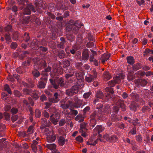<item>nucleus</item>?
I'll use <instances>...</instances> for the list:
<instances>
[{
  "instance_id": "nucleus-39",
  "label": "nucleus",
  "mask_w": 153,
  "mask_h": 153,
  "mask_svg": "<svg viewBox=\"0 0 153 153\" xmlns=\"http://www.w3.org/2000/svg\"><path fill=\"white\" fill-rule=\"evenodd\" d=\"M127 78L128 81H131L134 79L135 76L132 73L130 72L128 74Z\"/></svg>"
},
{
  "instance_id": "nucleus-30",
  "label": "nucleus",
  "mask_w": 153,
  "mask_h": 153,
  "mask_svg": "<svg viewBox=\"0 0 153 153\" xmlns=\"http://www.w3.org/2000/svg\"><path fill=\"white\" fill-rule=\"evenodd\" d=\"M37 92L38 91L36 90H34L32 91L31 96L35 100H37L39 97V96L37 94Z\"/></svg>"
},
{
  "instance_id": "nucleus-48",
  "label": "nucleus",
  "mask_w": 153,
  "mask_h": 153,
  "mask_svg": "<svg viewBox=\"0 0 153 153\" xmlns=\"http://www.w3.org/2000/svg\"><path fill=\"white\" fill-rule=\"evenodd\" d=\"M44 21L47 25L50 24L51 22L50 18L48 17L47 16H45L44 17Z\"/></svg>"
},
{
  "instance_id": "nucleus-18",
  "label": "nucleus",
  "mask_w": 153,
  "mask_h": 153,
  "mask_svg": "<svg viewBox=\"0 0 153 153\" xmlns=\"http://www.w3.org/2000/svg\"><path fill=\"white\" fill-rule=\"evenodd\" d=\"M96 99H95L94 101V103L95 104H96V102L98 100V98L101 99H103L104 97L103 94L101 91H98L96 95Z\"/></svg>"
},
{
  "instance_id": "nucleus-27",
  "label": "nucleus",
  "mask_w": 153,
  "mask_h": 153,
  "mask_svg": "<svg viewBox=\"0 0 153 153\" xmlns=\"http://www.w3.org/2000/svg\"><path fill=\"white\" fill-rule=\"evenodd\" d=\"M54 71L58 74H61L63 73L62 67L60 65L57 66L56 68H55L54 69Z\"/></svg>"
},
{
  "instance_id": "nucleus-17",
  "label": "nucleus",
  "mask_w": 153,
  "mask_h": 153,
  "mask_svg": "<svg viewBox=\"0 0 153 153\" xmlns=\"http://www.w3.org/2000/svg\"><path fill=\"white\" fill-rule=\"evenodd\" d=\"M28 44L30 45V47L33 49H37L39 47L37 41L35 39L33 40L30 43H28Z\"/></svg>"
},
{
  "instance_id": "nucleus-12",
  "label": "nucleus",
  "mask_w": 153,
  "mask_h": 153,
  "mask_svg": "<svg viewBox=\"0 0 153 153\" xmlns=\"http://www.w3.org/2000/svg\"><path fill=\"white\" fill-rule=\"evenodd\" d=\"M79 26H77L76 25H74V24L72 25H69L67 26L68 29H69L68 30L71 31L74 34H76L77 33V32L79 29Z\"/></svg>"
},
{
  "instance_id": "nucleus-45",
  "label": "nucleus",
  "mask_w": 153,
  "mask_h": 153,
  "mask_svg": "<svg viewBox=\"0 0 153 153\" xmlns=\"http://www.w3.org/2000/svg\"><path fill=\"white\" fill-rule=\"evenodd\" d=\"M111 118L112 120L113 121H117L119 120V119L117 117V115L115 114H113L111 116Z\"/></svg>"
},
{
  "instance_id": "nucleus-24",
  "label": "nucleus",
  "mask_w": 153,
  "mask_h": 153,
  "mask_svg": "<svg viewBox=\"0 0 153 153\" xmlns=\"http://www.w3.org/2000/svg\"><path fill=\"white\" fill-rule=\"evenodd\" d=\"M38 144V142L36 140L33 141V142L31 143V147L33 152L36 153L37 151V146H36Z\"/></svg>"
},
{
  "instance_id": "nucleus-52",
  "label": "nucleus",
  "mask_w": 153,
  "mask_h": 153,
  "mask_svg": "<svg viewBox=\"0 0 153 153\" xmlns=\"http://www.w3.org/2000/svg\"><path fill=\"white\" fill-rule=\"evenodd\" d=\"M105 90L106 92L111 94H112L114 93L113 88L111 87H106L105 88Z\"/></svg>"
},
{
  "instance_id": "nucleus-23",
  "label": "nucleus",
  "mask_w": 153,
  "mask_h": 153,
  "mask_svg": "<svg viewBox=\"0 0 153 153\" xmlns=\"http://www.w3.org/2000/svg\"><path fill=\"white\" fill-rule=\"evenodd\" d=\"M75 75L77 80L80 81L79 82L82 81L83 79V74L81 72H76L75 74Z\"/></svg>"
},
{
  "instance_id": "nucleus-61",
  "label": "nucleus",
  "mask_w": 153,
  "mask_h": 153,
  "mask_svg": "<svg viewBox=\"0 0 153 153\" xmlns=\"http://www.w3.org/2000/svg\"><path fill=\"white\" fill-rule=\"evenodd\" d=\"M22 91L23 93L26 95L30 94L31 92L30 90L27 88H24Z\"/></svg>"
},
{
  "instance_id": "nucleus-1",
  "label": "nucleus",
  "mask_w": 153,
  "mask_h": 153,
  "mask_svg": "<svg viewBox=\"0 0 153 153\" xmlns=\"http://www.w3.org/2000/svg\"><path fill=\"white\" fill-rule=\"evenodd\" d=\"M49 81L53 87L56 89L63 87L65 85L64 79L62 77L58 79H56L54 80H53L52 79H50Z\"/></svg>"
},
{
  "instance_id": "nucleus-50",
  "label": "nucleus",
  "mask_w": 153,
  "mask_h": 153,
  "mask_svg": "<svg viewBox=\"0 0 153 153\" xmlns=\"http://www.w3.org/2000/svg\"><path fill=\"white\" fill-rule=\"evenodd\" d=\"M31 62L30 60L28 59L22 62V65L23 66L25 67L27 66H29Z\"/></svg>"
},
{
  "instance_id": "nucleus-43",
  "label": "nucleus",
  "mask_w": 153,
  "mask_h": 153,
  "mask_svg": "<svg viewBox=\"0 0 153 153\" xmlns=\"http://www.w3.org/2000/svg\"><path fill=\"white\" fill-rule=\"evenodd\" d=\"M4 89L5 91H6L9 94H12L11 89L7 84H6L4 85Z\"/></svg>"
},
{
  "instance_id": "nucleus-21",
  "label": "nucleus",
  "mask_w": 153,
  "mask_h": 153,
  "mask_svg": "<svg viewBox=\"0 0 153 153\" xmlns=\"http://www.w3.org/2000/svg\"><path fill=\"white\" fill-rule=\"evenodd\" d=\"M57 52V56L60 59H62L66 57V55L63 50H59Z\"/></svg>"
},
{
  "instance_id": "nucleus-41",
  "label": "nucleus",
  "mask_w": 153,
  "mask_h": 153,
  "mask_svg": "<svg viewBox=\"0 0 153 153\" xmlns=\"http://www.w3.org/2000/svg\"><path fill=\"white\" fill-rule=\"evenodd\" d=\"M133 70L134 71H137L140 69L141 68L140 63H138L134 64L132 66Z\"/></svg>"
},
{
  "instance_id": "nucleus-26",
  "label": "nucleus",
  "mask_w": 153,
  "mask_h": 153,
  "mask_svg": "<svg viewBox=\"0 0 153 153\" xmlns=\"http://www.w3.org/2000/svg\"><path fill=\"white\" fill-rule=\"evenodd\" d=\"M16 71L20 74H23L26 71V68L23 66H20L16 69Z\"/></svg>"
},
{
  "instance_id": "nucleus-62",
  "label": "nucleus",
  "mask_w": 153,
  "mask_h": 153,
  "mask_svg": "<svg viewBox=\"0 0 153 153\" xmlns=\"http://www.w3.org/2000/svg\"><path fill=\"white\" fill-rule=\"evenodd\" d=\"M106 97L110 98L111 100H113L116 98V96L115 95H110L109 94H107L106 95Z\"/></svg>"
},
{
  "instance_id": "nucleus-28",
  "label": "nucleus",
  "mask_w": 153,
  "mask_h": 153,
  "mask_svg": "<svg viewBox=\"0 0 153 153\" xmlns=\"http://www.w3.org/2000/svg\"><path fill=\"white\" fill-rule=\"evenodd\" d=\"M65 139L62 136H60L58 138V143L60 146H63L65 143Z\"/></svg>"
},
{
  "instance_id": "nucleus-19",
  "label": "nucleus",
  "mask_w": 153,
  "mask_h": 153,
  "mask_svg": "<svg viewBox=\"0 0 153 153\" xmlns=\"http://www.w3.org/2000/svg\"><path fill=\"white\" fill-rule=\"evenodd\" d=\"M124 76L123 74H120L115 77L114 79L115 83H120L121 79H124Z\"/></svg>"
},
{
  "instance_id": "nucleus-56",
  "label": "nucleus",
  "mask_w": 153,
  "mask_h": 153,
  "mask_svg": "<svg viewBox=\"0 0 153 153\" xmlns=\"http://www.w3.org/2000/svg\"><path fill=\"white\" fill-rule=\"evenodd\" d=\"M70 110L71 113V115H73L76 116L78 113V111L77 110H74L73 108H71Z\"/></svg>"
},
{
  "instance_id": "nucleus-37",
  "label": "nucleus",
  "mask_w": 153,
  "mask_h": 153,
  "mask_svg": "<svg viewBox=\"0 0 153 153\" xmlns=\"http://www.w3.org/2000/svg\"><path fill=\"white\" fill-rule=\"evenodd\" d=\"M127 62L130 65H132L134 63V58L131 56H129L127 57Z\"/></svg>"
},
{
  "instance_id": "nucleus-44",
  "label": "nucleus",
  "mask_w": 153,
  "mask_h": 153,
  "mask_svg": "<svg viewBox=\"0 0 153 153\" xmlns=\"http://www.w3.org/2000/svg\"><path fill=\"white\" fill-rule=\"evenodd\" d=\"M94 130V131H97L98 132V134H99L102 131L103 129L101 126L98 125L95 128Z\"/></svg>"
},
{
  "instance_id": "nucleus-51",
  "label": "nucleus",
  "mask_w": 153,
  "mask_h": 153,
  "mask_svg": "<svg viewBox=\"0 0 153 153\" xmlns=\"http://www.w3.org/2000/svg\"><path fill=\"white\" fill-rule=\"evenodd\" d=\"M14 95L16 96L19 97L22 96L21 93L19 91L17 90H15L13 92Z\"/></svg>"
},
{
  "instance_id": "nucleus-7",
  "label": "nucleus",
  "mask_w": 153,
  "mask_h": 153,
  "mask_svg": "<svg viewBox=\"0 0 153 153\" xmlns=\"http://www.w3.org/2000/svg\"><path fill=\"white\" fill-rule=\"evenodd\" d=\"M34 3L36 6V10H37L39 7L42 8L43 9H45L46 8L45 2L43 1L42 0H36Z\"/></svg>"
},
{
  "instance_id": "nucleus-22",
  "label": "nucleus",
  "mask_w": 153,
  "mask_h": 153,
  "mask_svg": "<svg viewBox=\"0 0 153 153\" xmlns=\"http://www.w3.org/2000/svg\"><path fill=\"white\" fill-rule=\"evenodd\" d=\"M31 74L33 76L34 78H36L40 76V73L39 71L34 67V69L32 71Z\"/></svg>"
},
{
  "instance_id": "nucleus-13",
  "label": "nucleus",
  "mask_w": 153,
  "mask_h": 153,
  "mask_svg": "<svg viewBox=\"0 0 153 153\" xmlns=\"http://www.w3.org/2000/svg\"><path fill=\"white\" fill-rule=\"evenodd\" d=\"M59 96L60 95L58 94V93L55 92L53 94V97L49 98V101L53 103L57 102L60 100L59 98Z\"/></svg>"
},
{
  "instance_id": "nucleus-60",
  "label": "nucleus",
  "mask_w": 153,
  "mask_h": 153,
  "mask_svg": "<svg viewBox=\"0 0 153 153\" xmlns=\"http://www.w3.org/2000/svg\"><path fill=\"white\" fill-rule=\"evenodd\" d=\"M66 123V121L65 119H61L59 122V126H63Z\"/></svg>"
},
{
  "instance_id": "nucleus-10",
  "label": "nucleus",
  "mask_w": 153,
  "mask_h": 153,
  "mask_svg": "<svg viewBox=\"0 0 153 153\" xmlns=\"http://www.w3.org/2000/svg\"><path fill=\"white\" fill-rule=\"evenodd\" d=\"M60 42H58L57 44V48H58L64 49L65 47V44L66 43V41L64 37H61L60 38Z\"/></svg>"
},
{
  "instance_id": "nucleus-63",
  "label": "nucleus",
  "mask_w": 153,
  "mask_h": 153,
  "mask_svg": "<svg viewBox=\"0 0 153 153\" xmlns=\"http://www.w3.org/2000/svg\"><path fill=\"white\" fill-rule=\"evenodd\" d=\"M18 56L19 59L21 60H23L25 57H26V56L24 55H23V53L22 52H21L20 54H18Z\"/></svg>"
},
{
  "instance_id": "nucleus-46",
  "label": "nucleus",
  "mask_w": 153,
  "mask_h": 153,
  "mask_svg": "<svg viewBox=\"0 0 153 153\" xmlns=\"http://www.w3.org/2000/svg\"><path fill=\"white\" fill-rule=\"evenodd\" d=\"M4 36L5 38V39L6 40L7 42H11V39L10 36V34H9V33H6L4 35Z\"/></svg>"
},
{
  "instance_id": "nucleus-38",
  "label": "nucleus",
  "mask_w": 153,
  "mask_h": 153,
  "mask_svg": "<svg viewBox=\"0 0 153 153\" xmlns=\"http://www.w3.org/2000/svg\"><path fill=\"white\" fill-rule=\"evenodd\" d=\"M89 125L91 127L94 128L97 124V120L96 119H90Z\"/></svg>"
},
{
  "instance_id": "nucleus-53",
  "label": "nucleus",
  "mask_w": 153,
  "mask_h": 153,
  "mask_svg": "<svg viewBox=\"0 0 153 153\" xmlns=\"http://www.w3.org/2000/svg\"><path fill=\"white\" fill-rule=\"evenodd\" d=\"M35 116L36 118H39L41 116V112L39 109H36L35 111Z\"/></svg>"
},
{
  "instance_id": "nucleus-59",
  "label": "nucleus",
  "mask_w": 153,
  "mask_h": 153,
  "mask_svg": "<svg viewBox=\"0 0 153 153\" xmlns=\"http://www.w3.org/2000/svg\"><path fill=\"white\" fill-rule=\"evenodd\" d=\"M87 37L89 41H93L94 39L93 36L90 33H89L87 35Z\"/></svg>"
},
{
  "instance_id": "nucleus-32",
  "label": "nucleus",
  "mask_w": 153,
  "mask_h": 153,
  "mask_svg": "<svg viewBox=\"0 0 153 153\" xmlns=\"http://www.w3.org/2000/svg\"><path fill=\"white\" fill-rule=\"evenodd\" d=\"M82 101L79 99L74 102V108H78L80 107L82 105Z\"/></svg>"
},
{
  "instance_id": "nucleus-20",
  "label": "nucleus",
  "mask_w": 153,
  "mask_h": 153,
  "mask_svg": "<svg viewBox=\"0 0 153 153\" xmlns=\"http://www.w3.org/2000/svg\"><path fill=\"white\" fill-rule=\"evenodd\" d=\"M45 147L50 150L54 149V151L55 153H58L57 150L56 149H55L56 146L55 144H47L46 145Z\"/></svg>"
},
{
  "instance_id": "nucleus-33",
  "label": "nucleus",
  "mask_w": 153,
  "mask_h": 153,
  "mask_svg": "<svg viewBox=\"0 0 153 153\" xmlns=\"http://www.w3.org/2000/svg\"><path fill=\"white\" fill-rule=\"evenodd\" d=\"M80 22L79 21H76L75 22L74 21L72 20H71L69 21V25H76L77 26H79V28L81 27V26H80Z\"/></svg>"
},
{
  "instance_id": "nucleus-31",
  "label": "nucleus",
  "mask_w": 153,
  "mask_h": 153,
  "mask_svg": "<svg viewBox=\"0 0 153 153\" xmlns=\"http://www.w3.org/2000/svg\"><path fill=\"white\" fill-rule=\"evenodd\" d=\"M12 38L14 40L16 41L18 40L19 36V33L17 31L14 32L12 34Z\"/></svg>"
},
{
  "instance_id": "nucleus-16",
  "label": "nucleus",
  "mask_w": 153,
  "mask_h": 153,
  "mask_svg": "<svg viewBox=\"0 0 153 153\" xmlns=\"http://www.w3.org/2000/svg\"><path fill=\"white\" fill-rule=\"evenodd\" d=\"M116 105L118 106L119 108H121L123 111H125L126 110V106L124 101L121 99H119L116 102Z\"/></svg>"
},
{
  "instance_id": "nucleus-36",
  "label": "nucleus",
  "mask_w": 153,
  "mask_h": 153,
  "mask_svg": "<svg viewBox=\"0 0 153 153\" xmlns=\"http://www.w3.org/2000/svg\"><path fill=\"white\" fill-rule=\"evenodd\" d=\"M30 37L29 33L27 32L25 33L23 36V39L25 42H28L30 40Z\"/></svg>"
},
{
  "instance_id": "nucleus-5",
  "label": "nucleus",
  "mask_w": 153,
  "mask_h": 153,
  "mask_svg": "<svg viewBox=\"0 0 153 153\" xmlns=\"http://www.w3.org/2000/svg\"><path fill=\"white\" fill-rule=\"evenodd\" d=\"M56 139V136L54 131H49L46 137L47 141L50 143L53 142Z\"/></svg>"
},
{
  "instance_id": "nucleus-29",
  "label": "nucleus",
  "mask_w": 153,
  "mask_h": 153,
  "mask_svg": "<svg viewBox=\"0 0 153 153\" xmlns=\"http://www.w3.org/2000/svg\"><path fill=\"white\" fill-rule=\"evenodd\" d=\"M85 79L88 82H90L93 81L94 78L93 77V75L91 74H88L85 76Z\"/></svg>"
},
{
  "instance_id": "nucleus-14",
  "label": "nucleus",
  "mask_w": 153,
  "mask_h": 153,
  "mask_svg": "<svg viewBox=\"0 0 153 153\" xmlns=\"http://www.w3.org/2000/svg\"><path fill=\"white\" fill-rule=\"evenodd\" d=\"M41 120L42 126H43L44 127H46L50 126L52 124L51 122L49 120L47 121L45 118H41Z\"/></svg>"
},
{
  "instance_id": "nucleus-25",
  "label": "nucleus",
  "mask_w": 153,
  "mask_h": 153,
  "mask_svg": "<svg viewBox=\"0 0 153 153\" xmlns=\"http://www.w3.org/2000/svg\"><path fill=\"white\" fill-rule=\"evenodd\" d=\"M33 19V16L29 17V16H27L22 19V23L24 24H26L29 23L30 21L32 22V19Z\"/></svg>"
},
{
  "instance_id": "nucleus-4",
  "label": "nucleus",
  "mask_w": 153,
  "mask_h": 153,
  "mask_svg": "<svg viewBox=\"0 0 153 153\" xmlns=\"http://www.w3.org/2000/svg\"><path fill=\"white\" fill-rule=\"evenodd\" d=\"M31 11L34 12L36 11L33 5L31 4H28L24 10L23 13L24 14H30L31 13Z\"/></svg>"
},
{
  "instance_id": "nucleus-35",
  "label": "nucleus",
  "mask_w": 153,
  "mask_h": 153,
  "mask_svg": "<svg viewBox=\"0 0 153 153\" xmlns=\"http://www.w3.org/2000/svg\"><path fill=\"white\" fill-rule=\"evenodd\" d=\"M84 118L82 117V114H80L77 115L75 118V120L77 121L80 120L79 121V122H83L84 120Z\"/></svg>"
},
{
  "instance_id": "nucleus-40",
  "label": "nucleus",
  "mask_w": 153,
  "mask_h": 153,
  "mask_svg": "<svg viewBox=\"0 0 153 153\" xmlns=\"http://www.w3.org/2000/svg\"><path fill=\"white\" fill-rule=\"evenodd\" d=\"M103 77L104 79L108 80L111 78V76L108 72L105 71L103 74Z\"/></svg>"
},
{
  "instance_id": "nucleus-34",
  "label": "nucleus",
  "mask_w": 153,
  "mask_h": 153,
  "mask_svg": "<svg viewBox=\"0 0 153 153\" xmlns=\"http://www.w3.org/2000/svg\"><path fill=\"white\" fill-rule=\"evenodd\" d=\"M17 1L18 4L20 5H21L22 7H23L27 4V0H17Z\"/></svg>"
},
{
  "instance_id": "nucleus-57",
  "label": "nucleus",
  "mask_w": 153,
  "mask_h": 153,
  "mask_svg": "<svg viewBox=\"0 0 153 153\" xmlns=\"http://www.w3.org/2000/svg\"><path fill=\"white\" fill-rule=\"evenodd\" d=\"M40 99L41 101L43 102L47 100V97L45 94H42L40 97Z\"/></svg>"
},
{
  "instance_id": "nucleus-42",
  "label": "nucleus",
  "mask_w": 153,
  "mask_h": 153,
  "mask_svg": "<svg viewBox=\"0 0 153 153\" xmlns=\"http://www.w3.org/2000/svg\"><path fill=\"white\" fill-rule=\"evenodd\" d=\"M63 66L64 68H66L70 66V62L68 60H65L63 61Z\"/></svg>"
},
{
  "instance_id": "nucleus-54",
  "label": "nucleus",
  "mask_w": 153,
  "mask_h": 153,
  "mask_svg": "<svg viewBox=\"0 0 153 153\" xmlns=\"http://www.w3.org/2000/svg\"><path fill=\"white\" fill-rule=\"evenodd\" d=\"M118 138L115 135H113L110 137V141H116L117 140Z\"/></svg>"
},
{
  "instance_id": "nucleus-6",
  "label": "nucleus",
  "mask_w": 153,
  "mask_h": 153,
  "mask_svg": "<svg viewBox=\"0 0 153 153\" xmlns=\"http://www.w3.org/2000/svg\"><path fill=\"white\" fill-rule=\"evenodd\" d=\"M40 79L41 80L38 82L37 87L40 89H43L45 88L48 80V78L47 77H42Z\"/></svg>"
},
{
  "instance_id": "nucleus-15",
  "label": "nucleus",
  "mask_w": 153,
  "mask_h": 153,
  "mask_svg": "<svg viewBox=\"0 0 153 153\" xmlns=\"http://www.w3.org/2000/svg\"><path fill=\"white\" fill-rule=\"evenodd\" d=\"M130 96L132 99L137 102L143 101L144 102H145V101L142 99H140L139 94L136 93L132 92L131 93Z\"/></svg>"
},
{
  "instance_id": "nucleus-3",
  "label": "nucleus",
  "mask_w": 153,
  "mask_h": 153,
  "mask_svg": "<svg viewBox=\"0 0 153 153\" xmlns=\"http://www.w3.org/2000/svg\"><path fill=\"white\" fill-rule=\"evenodd\" d=\"M60 117V115L58 112H55L50 116V120L53 124L56 125L57 124L58 120Z\"/></svg>"
},
{
  "instance_id": "nucleus-47",
  "label": "nucleus",
  "mask_w": 153,
  "mask_h": 153,
  "mask_svg": "<svg viewBox=\"0 0 153 153\" xmlns=\"http://www.w3.org/2000/svg\"><path fill=\"white\" fill-rule=\"evenodd\" d=\"M150 108H149L148 106L145 105L143 107L141 111L143 113H145L147 111H150Z\"/></svg>"
},
{
  "instance_id": "nucleus-9",
  "label": "nucleus",
  "mask_w": 153,
  "mask_h": 153,
  "mask_svg": "<svg viewBox=\"0 0 153 153\" xmlns=\"http://www.w3.org/2000/svg\"><path fill=\"white\" fill-rule=\"evenodd\" d=\"M89 51L88 49H85L83 50L82 54V59L83 61L88 60L89 58Z\"/></svg>"
},
{
  "instance_id": "nucleus-11",
  "label": "nucleus",
  "mask_w": 153,
  "mask_h": 153,
  "mask_svg": "<svg viewBox=\"0 0 153 153\" xmlns=\"http://www.w3.org/2000/svg\"><path fill=\"white\" fill-rule=\"evenodd\" d=\"M102 117V115L99 112V111H95L91 114L90 118V119H96L95 118H97L98 119H100Z\"/></svg>"
},
{
  "instance_id": "nucleus-49",
  "label": "nucleus",
  "mask_w": 153,
  "mask_h": 153,
  "mask_svg": "<svg viewBox=\"0 0 153 153\" xmlns=\"http://www.w3.org/2000/svg\"><path fill=\"white\" fill-rule=\"evenodd\" d=\"M129 108L131 111L134 112L137 109L134 103H132L131 104Z\"/></svg>"
},
{
  "instance_id": "nucleus-2",
  "label": "nucleus",
  "mask_w": 153,
  "mask_h": 153,
  "mask_svg": "<svg viewBox=\"0 0 153 153\" xmlns=\"http://www.w3.org/2000/svg\"><path fill=\"white\" fill-rule=\"evenodd\" d=\"M77 84L76 85L73 86L71 88L67 89L65 91V94L68 96L71 97L74 96L78 93L79 91L77 85H80L79 84H78V82H77Z\"/></svg>"
},
{
  "instance_id": "nucleus-64",
  "label": "nucleus",
  "mask_w": 153,
  "mask_h": 153,
  "mask_svg": "<svg viewBox=\"0 0 153 153\" xmlns=\"http://www.w3.org/2000/svg\"><path fill=\"white\" fill-rule=\"evenodd\" d=\"M86 46L88 48H91L94 46V43L93 42H88L86 44Z\"/></svg>"
},
{
  "instance_id": "nucleus-55",
  "label": "nucleus",
  "mask_w": 153,
  "mask_h": 153,
  "mask_svg": "<svg viewBox=\"0 0 153 153\" xmlns=\"http://www.w3.org/2000/svg\"><path fill=\"white\" fill-rule=\"evenodd\" d=\"M119 107L117 105H115L113 107V111L114 112L115 114H117L118 113L119 110Z\"/></svg>"
},
{
  "instance_id": "nucleus-8",
  "label": "nucleus",
  "mask_w": 153,
  "mask_h": 153,
  "mask_svg": "<svg viewBox=\"0 0 153 153\" xmlns=\"http://www.w3.org/2000/svg\"><path fill=\"white\" fill-rule=\"evenodd\" d=\"M136 85L138 87L140 86H145L147 84V82L144 79H138L134 81Z\"/></svg>"
},
{
  "instance_id": "nucleus-58",
  "label": "nucleus",
  "mask_w": 153,
  "mask_h": 153,
  "mask_svg": "<svg viewBox=\"0 0 153 153\" xmlns=\"http://www.w3.org/2000/svg\"><path fill=\"white\" fill-rule=\"evenodd\" d=\"M18 46L17 43L16 42H12L10 45V47L12 49H15Z\"/></svg>"
}]
</instances>
